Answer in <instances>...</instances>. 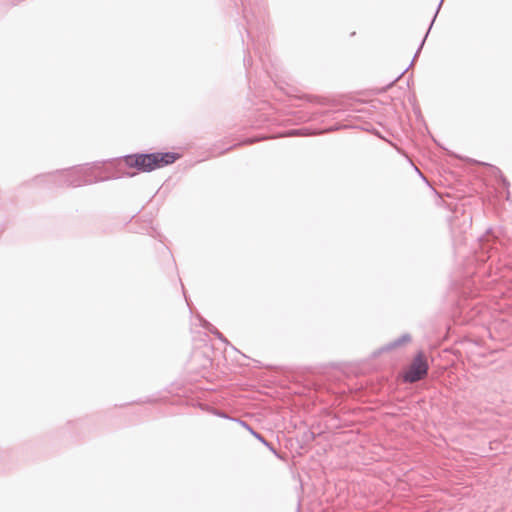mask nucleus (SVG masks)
Returning <instances> with one entry per match:
<instances>
[{"label":"nucleus","mask_w":512,"mask_h":512,"mask_svg":"<svg viewBox=\"0 0 512 512\" xmlns=\"http://www.w3.org/2000/svg\"><path fill=\"white\" fill-rule=\"evenodd\" d=\"M428 369L427 360L424 354L420 352L414 357L411 364L403 373V380L409 383L417 382L426 377Z\"/></svg>","instance_id":"f03ea898"},{"label":"nucleus","mask_w":512,"mask_h":512,"mask_svg":"<svg viewBox=\"0 0 512 512\" xmlns=\"http://www.w3.org/2000/svg\"><path fill=\"white\" fill-rule=\"evenodd\" d=\"M257 437L260 439V441H263V442L265 443V441L263 440V438H261L260 436H257Z\"/></svg>","instance_id":"7ed1b4c3"},{"label":"nucleus","mask_w":512,"mask_h":512,"mask_svg":"<svg viewBox=\"0 0 512 512\" xmlns=\"http://www.w3.org/2000/svg\"><path fill=\"white\" fill-rule=\"evenodd\" d=\"M179 157V154L173 152L134 154L126 156L124 162L130 168L150 172L174 163Z\"/></svg>","instance_id":"f257e3e1"}]
</instances>
